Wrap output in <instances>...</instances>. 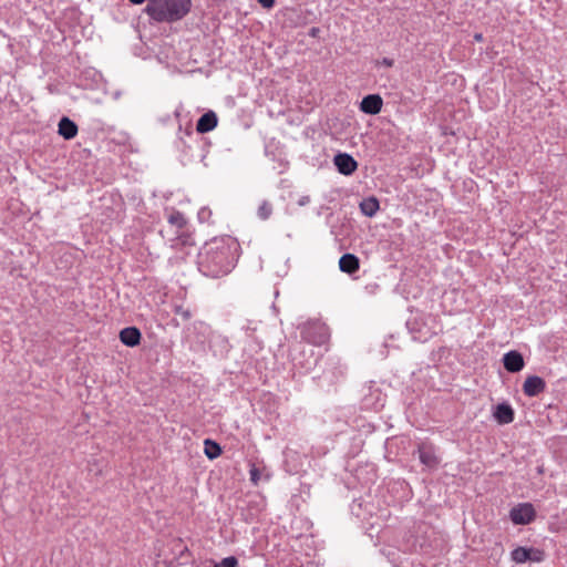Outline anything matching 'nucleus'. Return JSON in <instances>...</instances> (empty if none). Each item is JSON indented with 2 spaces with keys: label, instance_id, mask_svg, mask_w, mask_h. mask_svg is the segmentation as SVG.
Here are the masks:
<instances>
[{
  "label": "nucleus",
  "instance_id": "16",
  "mask_svg": "<svg viewBox=\"0 0 567 567\" xmlns=\"http://www.w3.org/2000/svg\"><path fill=\"white\" fill-rule=\"evenodd\" d=\"M78 125L75 122L70 120L66 116H63L59 124H58V133L64 138V140H72L78 134Z\"/></svg>",
  "mask_w": 567,
  "mask_h": 567
},
{
  "label": "nucleus",
  "instance_id": "7",
  "mask_svg": "<svg viewBox=\"0 0 567 567\" xmlns=\"http://www.w3.org/2000/svg\"><path fill=\"white\" fill-rule=\"evenodd\" d=\"M546 390V382L538 375H529L523 384V392L526 396H537Z\"/></svg>",
  "mask_w": 567,
  "mask_h": 567
},
{
  "label": "nucleus",
  "instance_id": "25",
  "mask_svg": "<svg viewBox=\"0 0 567 567\" xmlns=\"http://www.w3.org/2000/svg\"><path fill=\"white\" fill-rule=\"evenodd\" d=\"M175 313L181 315L185 320L190 318V313L188 310H184L181 306L175 308Z\"/></svg>",
  "mask_w": 567,
  "mask_h": 567
},
{
  "label": "nucleus",
  "instance_id": "6",
  "mask_svg": "<svg viewBox=\"0 0 567 567\" xmlns=\"http://www.w3.org/2000/svg\"><path fill=\"white\" fill-rule=\"evenodd\" d=\"M333 163L338 172L346 176L352 175L358 168L357 161L348 153L337 154L333 158Z\"/></svg>",
  "mask_w": 567,
  "mask_h": 567
},
{
  "label": "nucleus",
  "instance_id": "3",
  "mask_svg": "<svg viewBox=\"0 0 567 567\" xmlns=\"http://www.w3.org/2000/svg\"><path fill=\"white\" fill-rule=\"evenodd\" d=\"M301 339L315 346H321L329 339L328 327L319 321H309L300 326Z\"/></svg>",
  "mask_w": 567,
  "mask_h": 567
},
{
  "label": "nucleus",
  "instance_id": "17",
  "mask_svg": "<svg viewBox=\"0 0 567 567\" xmlns=\"http://www.w3.org/2000/svg\"><path fill=\"white\" fill-rule=\"evenodd\" d=\"M359 267V258L353 254H344L339 259V268L342 272L351 275L358 271Z\"/></svg>",
  "mask_w": 567,
  "mask_h": 567
},
{
  "label": "nucleus",
  "instance_id": "11",
  "mask_svg": "<svg viewBox=\"0 0 567 567\" xmlns=\"http://www.w3.org/2000/svg\"><path fill=\"white\" fill-rule=\"evenodd\" d=\"M412 338L416 341L425 342L429 340L435 332L432 331L426 326L421 327L420 321L417 319H413L408 321L406 323Z\"/></svg>",
  "mask_w": 567,
  "mask_h": 567
},
{
  "label": "nucleus",
  "instance_id": "23",
  "mask_svg": "<svg viewBox=\"0 0 567 567\" xmlns=\"http://www.w3.org/2000/svg\"><path fill=\"white\" fill-rule=\"evenodd\" d=\"M528 553L530 556V558H528V560H530V561L540 563L545 558V553L542 549L528 548Z\"/></svg>",
  "mask_w": 567,
  "mask_h": 567
},
{
  "label": "nucleus",
  "instance_id": "15",
  "mask_svg": "<svg viewBox=\"0 0 567 567\" xmlns=\"http://www.w3.org/2000/svg\"><path fill=\"white\" fill-rule=\"evenodd\" d=\"M271 477V472L262 464L250 463V482L254 484L268 482Z\"/></svg>",
  "mask_w": 567,
  "mask_h": 567
},
{
  "label": "nucleus",
  "instance_id": "8",
  "mask_svg": "<svg viewBox=\"0 0 567 567\" xmlns=\"http://www.w3.org/2000/svg\"><path fill=\"white\" fill-rule=\"evenodd\" d=\"M503 364L508 372L517 373L524 369L525 361L520 352L512 350L504 354Z\"/></svg>",
  "mask_w": 567,
  "mask_h": 567
},
{
  "label": "nucleus",
  "instance_id": "13",
  "mask_svg": "<svg viewBox=\"0 0 567 567\" xmlns=\"http://www.w3.org/2000/svg\"><path fill=\"white\" fill-rule=\"evenodd\" d=\"M142 339L141 331L136 327H126L120 332V340L126 347H136Z\"/></svg>",
  "mask_w": 567,
  "mask_h": 567
},
{
  "label": "nucleus",
  "instance_id": "19",
  "mask_svg": "<svg viewBox=\"0 0 567 567\" xmlns=\"http://www.w3.org/2000/svg\"><path fill=\"white\" fill-rule=\"evenodd\" d=\"M204 453L209 460H215L221 454V447L210 439L204 441Z\"/></svg>",
  "mask_w": 567,
  "mask_h": 567
},
{
  "label": "nucleus",
  "instance_id": "29",
  "mask_svg": "<svg viewBox=\"0 0 567 567\" xmlns=\"http://www.w3.org/2000/svg\"><path fill=\"white\" fill-rule=\"evenodd\" d=\"M474 40L477 41V42H481L483 40L482 33L474 34Z\"/></svg>",
  "mask_w": 567,
  "mask_h": 567
},
{
  "label": "nucleus",
  "instance_id": "18",
  "mask_svg": "<svg viewBox=\"0 0 567 567\" xmlns=\"http://www.w3.org/2000/svg\"><path fill=\"white\" fill-rule=\"evenodd\" d=\"M379 208V200L373 196L367 197L360 203V210L367 217H373Z\"/></svg>",
  "mask_w": 567,
  "mask_h": 567
},
{
  "label": "nucleus",
  "instance_id": "4",
  "mask_svg": "<svg viewBox=\"0 0 567 567\" xmlns=\"http://www.w3.org/2000/svg\"><path fill=\"white\" fill-rule=\"evenodd\" d=\"M167 221L171 226L177 229V235L174 238L168 239L172 248H178L179 246L192 245L190 235L186 234L183 229L187 224L185 216L178 210H171L167 216Z\"/></svg>",
  "mask_w": 567,
  "mask_h": 567
},
{
  "label": "nucleus",
  "instance_id": "26",
  "mask_svg": "<svg viewBox=\"0 0 567 567\" xmlns=\"http://www.w3.org/2000/svg\"><path fill=\"white\" fill-rule=\"evenodd\" d=\"M257 1H258V3H259L262 8H265V9H270V8H272V7H274V4H275V1H276V0H257Z\"/></svg>",
  "mask_w": 567,
  "mask_h": 567
},
{
  "label": "nucleus",
  "instance_id": "2",
  "mask_svg": "<svg viewBox=\"0 0 567 567\" xmlns=\"http://www.w3.org/2000/svg\"><path fill=\"white\" fill-rule=\"evenodd\" d=\"M190 7V0H148L145 12L156 22H175L182 20Z\"/></svg>",
  "mask_w": 567,
  "mask_h": 567
},
{
  "label": "nucleus",
  "instance_id": "28",
  "mask_svg": "<svg viewBox=\"0 0 567 567\" xmlns=\"http://www.w3.org/2000/svg\"><path fill=\"white\" fill-rule=\"evenodd\" d=\"M381 64L388 66V68H391L393 65V60L392 59H389V58H383L382 61H381Z\"/></svg>",
  "mask_w": 567,
  "mask_h": 567
},
{
  "label": "nucleus",
  "instance_id": "24",
  "mask_svg": "<svg viewBox=\"0 0 567 567\" xmlns=\"http://www.w3.org/2000/svg\"><path fill=\"white\" fill-rule=\"evenodd\" d=\"M291 361L295 367L305 368L306 370H309L311 368V362L307 360L306 362L298 359L297 354L291 353Z\"/></svg>",
  "mask_w": 567,
  "mask_h": 567
},
{
  "label": "nucleus",
  "instance_id": "1",
  "mask_svg": "<svg viewBox=\"0 0 567 567\" xmlns=\"http://www.w3.org/2000/svg\"><path fill=\"white\" fill-rule=\"evenodd\" d=\"M239 256V244L230 237H215L205 243L198 254L199 271L210 278H219L229 274Z\"/></svg>",
  "mask_w": 567,
  "mask_h": 567
},
{
  "label": "nucleus",
  "instance_id": "21",
  "mask_svg": "<svg viewBox=\"0 0 567 567\" xmlns=\"http://www.w3.org/2000/svg\"><path fill=\"white\" fill-rule=\"evenodd\" d=\"M271 214H272V205L267 200L261 202V204L259 205V207L257 209L258 218L261 220H267L271 216Z\"/></svg>",
  "mask_w": 567,
  "mask_h": 567
},
{
  "label": "nucleus",
  "instance_id": "14",
  "mask_svg": "<svg viewBox=\"0 0 567 567\" xmlns=\"http://www.w3.org/2000/svg\"><path fill=\"white\" fill-rule=\"evenodd\" d=\"M498 424H509L514 421L515 413L508 403H499L493 413Z\"/></svg>",
  "mask_w": 567,
  "mask_h": 567
},
{
  "label": "nucleus",
  "instance_id": "30",
  "mask_svg": "<svg viewBox=\"0 0 567 567\" xmlns=\"http://www.w3.org/2000/svg\"><path fill=\"white\" fill-rule=\"evenodd\" d=\"M132 3L134 4H141L143 3L145 0H130Z\"/></svg>",
  "mask_w": 567,
  "mask_h": 567
},
{
  "label": "nucleus",
  "instance_id": "9",
  "mask_svg": "<svg viewBox=\"0 0 567 567\" xmlns=\"http://www.w3.org/2000/svg\"><path fill=\"white\" fill-rule=\"evenodd\" d=\"M383 100L379 94H369L364 96L360 103V110L370 115H375L381 112Z\"/></svg>",
  "mask_w": 567,
  "mask_h": 567
},
{
  "label": "nucleus",
  "instance_id": "20",
  "mask_svg": "<svg viewBox=\"0 0 567 567\" xmlns=\"http://www.w3.org/2000/svg\"><path fill=\"white\" fill-rule=\"evenodd\" d=\"M511 557L516 564H524L528 561V558H530L528 548L522 546L513 549L511 553Z\"/></svg>",
  "mask_w": 567,
  "mask_h": 567
},
{
  "label": "nucleus",
  "instance_id": "10",
  "mask_svg": "<svg viewBox=\"0 0 567 567\" xmlns=\"http://www.w3.org/2000/svg\"><path fill=\"white\" fill-rule=\"evenodd\" d=\"M217 125H218L217 114L214 111L208 110L198 118V121L196 123V131L199 134H205V133H208V132H212L213 130H215L217 127Z\"/></svg>",
  "mask_w": 567,
  "mask_h": 567
},
{
  "label": "nucleus",
  "instance_id": "27",
  "mask_svg": "<svg viewBox=\"0 0 567 567\" xmlns=\"http://www.w3.org/2000/svg\"><path fill=\"white\" fill-rule=\"evenodd\" d=\"M266 506L265 497L261 495H258V501H256V509L261 511Z\"/></svg>",
  "mask_w": 567,
  "mask_h": 567
},
{
  "label": "nucleus",
  "instance_id": "12",
  "mask_svg": "<svg viewBox=\"0 0 567 567\" xmlns=\"http://www.w3.org/2000/svg\"><path fill=\"white\" fill-rule=\"evenodd\" d=\"M417 453L420 462L425 466L433 468L439 464L435 450L431 444L421 443L419 445Z\"/></svg>",
  "mask_w": 567,
  "mask_h": 567
},
{
  "label": "nucleus",
  "instance_id": "22",
  "mask_svg": "<svg viewBox=\"0 0 567 567\" xmlns=\"http://www.w3.org/2000/svg\"><path fill=\"white\" fill-rule=\"evenodd\" d=\"M212 215H213L212 209L209 207L205 206L198 210L197 218H198L199 223H202V224H204V223L210 224Z\"/></svg>",
  "mask_w": 567,
  "mask_h": 567
},
{
  "label": "nucleus",
  "instance_id": "5",
  "mask_svg": "<svg viewBox=\"0 0 567 567\" xmlns=\"http://www.w3.org/2000/svg\"><path fill=\"white\" fill-rule=\"evenodd\" d=\"M509 518L515 525H528L536 518L532 503H519L509 511Z\"/></svg>",
  "mask_w": 567,
  "mask_h": 567
}]
</instances>
